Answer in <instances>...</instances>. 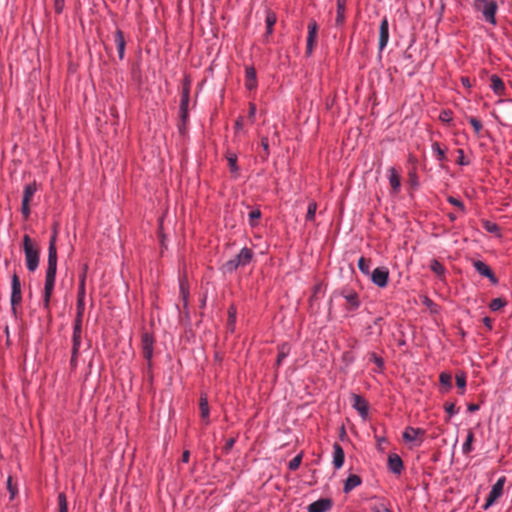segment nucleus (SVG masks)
Instances as JSON below:
<instances>
[{"label": "nucleus", "mask_w": 512, "mask_h": 512, "mask_svg": "<svg viewBox=\"0 0 512 512\" xmlns=\"http://www.w3.org/2000/svg\"><path fill=\"white\" fill-rule=\"evenodd\" d=\"M56 232L50 238L48 248V267L46 270L43 305L45 309H49L50 299L53 293L56 271H57V248H56Z\"/></svg>", "instance_id": "f257e3e1"}, {"label": "nucleus", "mask_w": 512, "mask_h": 512, "mask_svg": "<svg viewBox=\"0 0 512 512\" xmlns=\"http://www.w3.org/2000/svg\"><path fill=\"white\" fill-rule=\"evenodd\" d=\"M23 249L27 268L29 271L34 272L39 264V251L27 234L23 237Z\"/></svg>", "instance_id": "f03ea898"}, {"label": "nucleus", "mask_w": 512, "mask_h": 512, "mask_svg": "<svg viewBox=\"0 0 512 512\" xmlns=\"http://www.w3.org/2000/svg\"><path fill=\"white\" fill-rule=\"evenodd\" d=\"M474 7L477 11H480L485 18V20L492 25L496 24L495 14L497 12L498 6L495 0H484L481 4L477 1H474Z\"/></svg>", "instance_id": "7ed1b4c3"}, {"label": "nucleus", "mask_w": 512, "mask_h": 512, "mask_svg": "<svg viewBox=\"0 0 512 512\" xmlns=\"http://www.w3.org/2000/svg\"><path fill=\"white\" fill-rule=\"evenodd\" d=\"M82 342V323H74L73 335H72V356L71 365L76 366V360L79 354V350Z\"/></svg>", "instance_id": "20e7f679"}, {"label": "nucleus", "mask_w": 512, "mask_h": 512, "mask_svg": "<svg viewBox=\"0 0 512 512\" xmlns=\"http://www.w3.org/2000/svg\"><path fill=\"white\" fill-rule=\"evenodd\" d=\"M189 101H190V80L188 78H186L184 81V84H183L181 101H180V118L183 123H185L186 120L188 119Z\"/></svg>", "instance_id": "39448f33"}, {"label": "nucleus", "mask_w": 512, "mask_h": 512, "mask_svg": "<svg viewBox=\"0 0 512 512\" xmlns=\"http://www.w3.org/2000/svg\"><path fill=\"white\" fill-rule=\"evenodd\" d=\"M505 481H506L505 477H501L493 485V487L486 499V502L483 506V508L485 510L488 509L490 506H492L495 503V501L502 495Z\"/></svg>", "instance_id": "423d86ee"}, {"label": "nucleus", "mask_w": 512, "mask_h": 512, "mask_svg": "<svg viewBox=\"0 0 512 512\" xmlns=\"http://www.w3.org/2000/svg\"><path fill=\"white\" fill-rule=\"evenodd\" d=\"M371 281L378 287L384 288L388 284L389 270L386 267H378L370 273Z\"/></svg>", "instance_id": "0eeeda50"}, {"label": "nucleus", "mask_w": 512, "mask_h": 512, "mask_svg": "<svg viewBox=\"0 0 512 512\" xmlns=\"http://www.w3.org/2000/svg\"><path fill=\"white\" fill-rule=\"evenodd\" d=\"M11 286H12L11 305L14 309L15 306L20 304L22 301L21 283H20V279L16 273H14L12 275Z\"/></svg>", "instance_id": "6e6552de"}, {"label": "nucleus", "mask_w": 512, "mask_h": 512, "mask_svg": "<svg viewBox=\"0 0 512 512\" xmlns=\"http://www.w3.org/2000/svg\"><path fill=\"white\" fill-rule=\"evenodd\" d=\"M153 345H154L153 337L147 332L143 333L142 334L143 356L148 361L149 366H150L151 358L153 356Z\"/></svg>", "instance_id": "1a4fd4ad"}, {"label": "nucleus", "mask_w": 512, "mask_h": 512, "mask_svg": "<svg viewBox=\"0 0 512 512\" xmlns=\"http://www.w3.org/2000/svg\"><path fill=\"white\" fill-rule=\"evenodd\" d=\"M353 408L358 411L363 419L368 416L369 405L368 402L358 394H352Z\"/></svg>", "instance_id": "9d476101"}, {"label": "nucleus", "mask_w": 512, "mask_h": 512, "mask_svg": "<svg viewBox=\"0 0 512 512\" xmlns=\"http://www.w3.org/2000/svg\"><path fill=\"white\" fill-rule=\"evenodd\" d=\"M318 25L315 20H311L308 24V37H307V55H311L314 44L317 38Z\"/></svg>", "instance_id": "9b49d317"}, {"label": "nucleus", "mask_w": 512, "mask_h": 512, "mask_svg": "<svg viewBox=\"0 0 512 512\" xmlns=\"http://www.w3.org/2000/svg\"><path fill=\"white\" fill-rule=\"evenodd\" d=\"M473 266L479 274L488 278L493 284L497 283V278L495 277L493 271L483 261L476 260L473 262Z\"/></svg>", "instance_id": "f8f14e48"}, {"label": "nucleus", "mask_w": 512, "mask_h": 512, "mask_svg": "<svg viewBox=\"0 0 512 512\" xmlns=\"http://www.w3.org/2000/svg\"><path fill=\"white\" fill-rule=\"evenodd\" d=\"M389 41V22L386 17H384L380 23L379 27V50L382 51Z\"/></svg>", "instance_id": "ddd939ff"}, {"label": "nucleus", "mask_w": 512, "mask_h": 512, "mask_svg": "<svg viewBox=\"0 0 512 512\" xmlns=\"http://www.w3.org/2000/svg\"><path fill=\"white\" fill-rule=\"evenodd\" d=\"M332 507V501L328 498H321L308 506V512H326Z\"/></svg>", "instance_id": "4468645a"}, {"label": "nucleus", "mask_w": 512, "mask_h": 512, "mask_svg": "<svg viewBox=\"0 0 512 512\" xmlns=\"http://www.w3.org/2000/svg\"><path fill=\"white\" fill-rule=\"evenodd\" d=\"M245 87L248 90H253L257 87L256 70L252 66H248L245 69Z\"/></svg>", "instance_id": "2eb2a0df"}, {"label": "nucleus", "mask_w": 512, "mask_h": 512, "mask_svg": "<svg viewBox=\"0 0 512 512\" xmlns=\"http://www.w3.org/2000/svg\"><path fill=\"white\" fill-rule=\"evenodd\" d=\"M388 468L394 474H400L403 470V461L397 454L388 456Z\"/></svg>", "instance_id": "dca6fc26"}, {"label": "nucleus", "mask_w": 512, "mask_h": 512, "mask_svg": "<svg viewBox=\"0 0 512 512\" xmlns=\"http://www.w3.org/2000/svg\"><path fill=\"white\" fill-rule=\"evenodd\" d=\"M425 435V430L421 428L407 427L403 432V439L405 442H413L418 437H423Z\"/></svg>", "instance_id": "f3484780"}, {"label": "nucleus", "mask_w": 512, "mask_h": 512, "mask_svg": "<svg viewBox=\"0 0 512 512\" xmlns=\"http://www.w3.org/2000/svg\"><path fill=\"white\" fill-rule=\"evenodd\" d=\"M345 459L344 450L340 444L334 443L333 445V465L336 469H340L343 466Z\"/></svg>", "instance_id": "a211bd4d"}, {"label": "nucleus", "mask_w": 512, "mask_h": 512, "mask_svg": "<svg viewBox=\"0 0 512 512\" xmlns=\"http://www.w3.org/2000/svg\"><path fill=\"white\" fill-rule=\"evenodd\" d=\"M490 81H491L490 87L496 95L502 96L505 94L504 82L498 75H496V74L491 75Z\"/></svg>", "instance_id": "6ab92c4d"}, {"label": "nucleus", "mask_w": 512, "mask_h": 512, "mask_svg": "<svg viewBox=\"0 0 512 512\" xmlns=\"http://www.w3.org/2000/svg\"><path fill=\"white\" fill-rule=\"evenodd\" d=\"M199 409L201 418L204 421L206 425L209 424V405H208V398L206 394H201L199 399Z\"/></svg>", "instance_id": "aec40b11"}, {"label": "nucleus", "mask_w": 512, "mask_h": 512, "mask_svg": "<svg viewBox=\"0 0 512 512\" xmlns=\"http://www.w3.org/2000/svg\"><path fill=\"white\" fill-rule=\"evenodd\" d=\"M389 183L391 185L392 191L397 194L401 187V177L394 167L389 169Z\"/></svg>", "instance_id": "412c9836"}, {"label": "nucleus", "mask_w": 512, "mask_h": 512, "mask_svg": "<svg viewBox=\"0 0 512 512\" xmlns=\"http://www.w3.org/2000/svg\"><path fill=\"white\" fill-rule=\"evenodd\" d=\"M114 41L117 46L119 58L122 60L124 58V54H125L126 42L124 39L123 32L120 29L116 30V32L114 34Z\"/></svg>", "instance_id": "4be33fe9"}, {"label": "nucleus", "mask_w": 512, "mask_h": 512, "mask_svg": "<svg viewBox=\"0 0 512 512\" xmlns=\"http://www.w3.org/2000/svg\"><path fill=\"white\" fill-rule=\"evenodd\" d=\"M347 0H336L337 15L335 24L336 26H342L345 22V11H346Z\"/></svg>", "instance_id": "5701e85b"}, {"label": "nucleus", "mask_w": 512, "mask_h": 512, "mask_svg": "<svg viewBox=\"0 0 512 512\" xmlns=\"http://www.w3.org/2000/svg\"><path fill=\"white\" fill-rule=\"evenodd\" d=\"M361 482H362L361 478L358 475L351 474L347 477V479L345 481L343 491L345 493H349L351 490H353L354 488L359 486L361 484Z\"/></svg>", "instance_id": "b1692460"}, {"label": "nucleus", "mask_w": 512, "mask_h": 512, "mask_svg": "<svg viewBox=\"0 0 512 512\" xmlns=\"http://www.w3.org/2000/svg\"><path fill=\"white\" fill-rule=\"evenodd\" d=\"M238 258V263H241L242 266H245L249 264L253 257V252L251 249L244 247L241 249L238 255H236Z\"/></svg>", "instance_id": "393cba45"}, {"label": "nucleus", "mask_w": 512, "mask_h": 512, "mask_svg": "<svg viewBox=\"0 0 512 512\" xmlns=\"http://www.w3.org/2000/svg\"><path fill=\"white\" fill-rule=\"evenodd\" d=\"M290 352V346L288 343H283L278 346V355L276 359V365L280 366L282 361L288 356Z\"/></svg>", "instance_id": "a878e982"}, {"label": "nucleus", "mask_w": 512, "mask_h": 512, "mask_svg": "<svg viewBox=\"0 0 512 512\" xmlns=\"http://www.w3.org/2000/svg\"><path fill=\"white\" fill-rule=\"evenodd\" d=\"M226 159H227L230 171L234 174H237L238 170H239V168L237 166V155L235 153L228 152L226 154Z\"/></svg>", "instance_id": "bb28decb"}, {"label": "nucleus", "mask_w": 512, "mask_h": 512, "mask_svg": "<svg viewBox=\"0 0 512 512\" xmlns=\"http://www.w3.org/2000/svg\"><path fill=\"white\" fill-rule=\"evenodd\" d=\"M277 21V18H276V15L275 13H273L272 11H268L267 14H266V19H265V22H266V33L267 34H271L272 31H273V26L275 25Z\"/></svg>", "instance_id": "cd10ccee"}, {"label": "nucleus", "mask_w": 512, "mask_h": 512, "mask_svg": "<svg viewBox=\"0 0 512 512\" xmlns=\"http://www.w3.org/2000/svg\"><path fill=\"white\" fill-rule=\"evenodd\" d=\"M35 192H36V185H35V183L26 185L25 188H24L22 201L23 202H30L32 197H33V195L35 194Z\"/></svg>", "instance_id": "c85d7f7f"}, {"label": "nucleus", "mask_w": 512, "mask_h": 512, "mask_svg": "<svg viewBox=\"0 0 512 512\" xmlns=\"http://www.w3.org/2000/svg\"><path fill=\"white\" fill-rule=\"evenodd\" d=\"M85 310V303L81 299H77L76 317L74 323H82Z\"/></svg>", "instance_id": "c756f323"}, {"label": "nucleus", "mask_w": 512, "mask_h": 512, "mask_svg": "<svg viewBox=\"0 0 512 512\" xmlns=\"http://www.w3.org/2000/svg\"><path fill=\"white\" fill-rule=\"evenodd\" d=\"M370 264L371 260L366 259L364 257H361L358 260V268L365 275H370Z\"/></svg>", "instance_id": "7c9ffc66"}, {"label": "nucleus", "mask_w": 512, "mask_h": 512, "mask_svg": "<svg viewBox=\"0 0 512 512\" xmlns=\"http://www.w3.org/2000/svg\"><path fill=\"white\" fill-rule=\"evenodd\" d=\"M430 268L439 277H442L445 273L444 266L436 259L431 261Z\"/></svg>", "instance_id": "2f4dec72"}, {"label": "nucleus", "mask_w": 512, "mask_h": 512, "mask_svg": "<svg viewBox=\"0 0 512 512\" xmlns=\"http://www.w3.org/2000/svg\"><path fill=\"white\" fill-rule=\"evenodd\" d=\"M473 440H474L473 432L472 431H468L466 440H465V442L463 444V447H462V451H463L464 454H468V453L471 452Z\"/></svg>", "instance_id": "473e14b6"}, {"label": "nucleus", "mask_w": 512, "mask_h": 512, "mask_svg": "<svg viewBox=\"0 0 512 512\" xmlns=\"http://www.w3.org/2000/svg\"><path fill=\"white\" fill-rule=\"evenodd\" d=\"M239 266H242L241 263H238V258L237 256H235L233 259L227 261L224 265H223V268L225 269L226 272H233L235 271Z\"/></svg>", "instance_id": "72a5a7b5"}, {"label": "nucleus", "mask_w": 512, "mask_h": 512, "mask_svg": "<svg viewBox=\"0 0 512 512\" xmlns=\"http://www.w3.org/2000/svg\"><path fill=\"white\" fill-rule=\"evenodd\" d=\"M58 512H68L67 498L64 493L58 494Z\"/></svg>", "instance_id": "f704fd0d"}, {"label": "nucleus", "mask_w": 512, "mask_h": 512, "mask_svg": "<svg viewBox=\"0 0 512 512\" xmlns=\"http://www.w3.org/2000/svg\"><path fill=\"white\" fill-rule=\"evenodd\" d=\"M432 150L437 155V159L439 161L446 160L445 150L441 148V146H440V144L438 142H434L432 144Z\"/></svg>", "instance_id": "c9c22d12"}, {"label": "nucleus", "mask_w": 512, "mask_h": 512, "mask_svg": "<svg viewBox=\"0 0 512 512\" xmlns=\"http://www.w3.org/2000/svg\"><path fill=\"white\" fill-rule=\"evenodd\" d=\"M506 304H507V302L504 299H502V298H495V299H493L490 302L489 308L492 311H497V310L503 308Z\"/></svg>", "instance_id": "e433bc0d"}, {"label": "nucleus", "mask_w": 512, "mask_h": 512, "mask_svg": "<svg viewBox=\"0 0 512 512\" xmlns=\"http://www.w3.org/2000/svg\"><path fill=\"white\" fill-rule=\"evenodd\" d=\"M316 210H317V203L314 202V201L310 202L309 205H308L307 214H306V220L307 221L314 220L315 214H316Z\"/></svg>", "instance_id": "4c0bfd02"}, {"label": "nucleus", "mask_w": 512, "mask_h": 512, "mask_svg": "<svg viewBox=\"0 0 512 512\" xmlns=\"http://www.w3.org/2000/svg\"><path fill=\"white\" fill-rule=\"evenodd\" d=\"M456 384L461 389L460 394H463L466 386V375L463 372L456 374Z\"/></svg>", "instance_id": "58836bf2"}, {"label": "nucleus", "mask_w": 512, "mask_h": 512, "mask_svg": "<svg viewBox=\"0 0 512 512\" xmlns=\"http://www.w3.org/2000/svg\"><path fill=\"white\" fill-rule=\"evenodd\" d=\"M439 381L442 385L446 386L448 389L452 387V377L448 373H441L439 376Z\"/></svg>", "instance_id": "ea45409f"}, {"label": "nucleus", "mask_w": 512, "mask_h": 512, "mask_svg": "<svg viewBox=\"0 0 512 512\" xmlns=\"http://www.w3.org/2000/svg\"><path fill=\"white\" fill-rule=\"evenodd\" d=\"M369 359H370V361L375 363L380 370L383 369V367H384V360H383L382 357L378 356L375 352H371L369 354Z\"/></svg>", "instance_id": "a19ab883"}, {"label": "nucleus", "mask_w": 512, "mask_h": 512, "mask_svg": "<svg viewBox=\"0 0 512 512\" xmlns=\"http://www.w3.org/2000/svg\"><path fill=\"white\" fill-rule=\"evenodd\" d=\"M469 122L472 125L475 133L479 135L482 130V123L475 117H470Z\"/></svg>", "instance_id": "79ce46f5"}, {"label": "nucleus", "mask_w": 512, "mask_h": 512, "mask_svg": "<svg viewBox=\"0 0 512 512\" xmlns=\"http://www.w3.org/2000/svg\"><path fill=\"white\" fill-rule=\"evenodd\" d=\"M301 459H302V456L301 455H297L295 456L290 462H289V469L290 470H296L299 468L300 464H301Z\"/></svg>", "instance_id": "37998d69"}, {"label": "nucleus", "mask_w": 512, "mask_h": 512, "mask_svg": "<svg viewBox=\"0 0 512 512\" xmlns=\"http://www.w3.org/2000/svg\"><path fill=\"white\" fill-rule=\"evenodd\" d=\"M448 202L451 203L452 205L456 206L462 212L465 211V206H464L463 202L460 201L459 199H456V198H454L452 196H449L448 197Z\"/></svg>", "instance_id": "c03bdc74"}, {"label": "nucleus", "mask_w": 512, "mask_h": 512, "mask_svg": "<svg viewBox=\"0 0 512 512\" xmlns=\"http://www.w3.org/2000/svg\"><path fill=\"white\" fill-rule=\"evenodd\" d=\"M439 119L442 122H447V123L451 122L452 121V112L449 110H443L439 115Z\"/></svg>", "instance_id": "a18cd8bd"}, {"label": "nucleus", "mask_w": 512, "mask_h": 512, "mask_svg": "<svg viewBox=\"0 0 512 512\" xmlns=\"http://www.w3.org/2000/svg\"><path fill=\"white\" fill-rule=\"evenodd\" d=\"M261 216V212L260 210H252L250 213H249V219H250V224L252 226L255 225V221L258 220Z\"/></svg>", "instance_id": "49530a36"}, {"label": "nucleus", "mask_w": 512, "mask_h": 512, "mask_svg": "<svg viewBox=\"0 0 512 512\" xmlns=\"http://www.w3.org/2000/svg\"><path fill=\"white\" fill-rule=\"evenodd\" d=\"M256 115V105L254 103L249 104L248 117L251 123H254Z\"/></svg>", "instance_id": "de8ad7c7"}, {"label": "nucleus", "mask_w": 512, "mask_h": 512, "mask_svg": "<svg viewBox=\"0 0 512 512\" xmlns=\"http://www.w3.org/2000/svg\"><path fill=\"white\" fill-rule=\"evenodd\" d=\"M228 316H229V325L233 326L236 320V309L231 306L228 310Z\"/></svg>", "instance_id": "09e8293b"}, {"label": "nucleus", "mask_w": 512, "mask_h": 512, "mask_svg": "<svg viewBox=\"0 0 512 512\" xmlns=\"http://www.w3.org/2000/svg\"><path fill=\"white\" fill-rule=\"evenodd\" d=\"M458 159L457 162L459 165H468V161L465 160L464 151L462 149L457 150Z\"/></svg>", "instance_id": "8fccbe9b"}, {"label": "nucleus", "mask_w": 512, "mask_h": 512, "mask_svg": "<svg viewBox=\"0 0 512 512\" xmlns=\"http://www.w3.org/2000/svg\"><path fill=\"white\" fill-rule=\"evenodd\" d=\"M444 408H445V411L449 414V417H451L452 415H454L456 413L454 403H446Z\"/></svg>", "instance_id": "3c124183"}, {"label": "nucleus", "mask_w": 512, "mask_h": 512, "mask_svg": "<svg viewBox=\"0 0 512 512\" xmlns=\"http://www.w3.org/2000/svg\"><path fill=\"white\" fill-rule=\"evenodd\" d=\"M7 488L11 494V499H13L15 497V494H16V489L15 487L13 486L12 484V478L11 477H8L7 479Z\"/></svg>", "instance_id": "603ef678"}, {"label": "nucleus", "mask_w": 512, "mask_h": 512, "mask_svg": "<svg viewBox=\"0 0 512 512\" xmlns=\"http://www.w3.org/2000/svg\"><path fill=\"white\" fill-rule=\"evenodd\" d=\"M29 203L30 202H23L22 201V214L24 215L25 218H28L29 215H30V207H29Z\"/></svg>", "instance_id": "864d4df0"}, {"label": "nucleus", "mask_w": 512, "mask_h": 512, "mask_svg": "<svg viewBox=\"0 0 512 512\" xmlns=\"http://www.w3.org/2000/svg\"><path fill=\"white\" fill-rule=\"evenodd\" d=\"M87 270H88V266H87V264H85L83 266V271H82V273L80 275L79 285L85 286Z\"/></svg>", "instance_id": "5fc2aeb1"}, {"label": "nucleus", "mask_w": 512, "mask_h": 512, "mask_svg": "<svg viewBox=\"0 0 512 512\" xmlns=\"http://www.w3.org/2000/svg\"><path fill=\"white\" fill-rule=\"evenodd\" d=\"M484 227L486 228V230H487L488 232H492V233H494V232H497V231H498V226H497V224H495V223L486 222V223H485V225H484Z\"/></svg>", "instance_id": "6e6d98bb"}, {"label": "nucleus", "mask_w": 512, "mask_h": 512, "mask_svg": "<svg viewBox=\"0 0 512 512\" xmlns=\"http://www.w3.org/2000/svg\"><path fill=\"white\" fill-rule=\"evenodd\" d=\"M373 512H392L389 508H387L385 505H377L372 508Z\"/></svg>", "instance_id": "4d7b16f0"}, {"label": "nucleus", "mask_w": 512, "mask_h": 512, "mask_svg": "<svg viewBox=\"0 0 512 512\" xmlns=\"http://www.w3.org/2000/svg\"><path fill=\"white\" fill-rule=\"evenodd\" d=\"M346 298H347L348 302L351 303L353 306H355V307L358 306L359 303L357 300V295L355 293L348 295Z\"/></svg>", "instance_id": "13d9d810"}, {"label": "nucleus", "mask_w": 512, "mask_h": 512, "mask_svg": "<svg viewBox=\"0 0 512 512\" xmlns=\"http://www.w3.org/2000/svg\"><path fill=\"white\" fill-rule=\"evenodd\" d=\"M244 126V118L242 116H239L235 122V129L241 130Z\"/></svg>", "instance_id": "bf43d9fd"}, {"label": "nucleus", "mask_w": 512, "mask_h": 512, "mask_svg": "<svg viewBox=\"0 0 512 512\" xmlns=\"http://www.w3.org/2000/svg\"><path fill=\"white\" fill-rule=\"evenodd\" d=\"M261 146L263 147L265 154L268 155L269 154V143H268V139L266 137L261 139Z\"/></svg>", "instance_id": "052dcab7"}, {"label": "nucleus", "mask_w": 512, "mask_h": 512, "mask_svg": "<svg viewBox=\"0 0 512 512\" xmlns=\"http://www.w3.org/2000/svg\"><path fill=\"white\" fill-rule=\"evenodd\" d=\"M85 298V286L79 285L77 299L84 301Z\"/></svg>", "instance_id": "680f3d73"}, {"label": "nucleus", "mask_w": 512, "mask_h": 512, "mask_svg": "<svg viewBox=\"0 0 512 512\" xmlns=\"http://www.w3.org/2000/svg\"><path fill=\"white\" fill-rule=\"evenodd\" d=\"M234 443H235L234 438L228 439L226 442V445H225V450L229 451L233 447Z\"/></svg>", "instance_id": "e2e57ef3"}, {"label": "nucleus", "mask_w": 512, "mask_h": 512, "mask_svg": "<svg viewBox=\"0 0 512 512\" xmlns=\"http://www.w3.org/2000/svg\"><path fill=\"white\" fill-rule=\"evenodd\" d=\"M190 453L188 450H185L182 454V461L187 463L189 461Z\"/></svg>", "instance_id": "0e129e2a"}, {"label": "nucleus", "mask_w": 512, "mask_h": 512, "mask_svg": "<svg viewBox=\"0 0 512 512\" xmlns=\"http://www.w3.org/2000/svg\"><path fill=\"white\" fill-rule=\"evenodd\" d=\"M461 82L463 84V86L467 87V88H470L471 87V84H470V81L468 78L466 77H462L461 78Z\"/></svg>", "instance_id": "69168bd1"}, {"label": "nucleus", "mask_w": 512, "mask_h": 512, "mask_svg": "<svg viewBox=\"0 0 512 512\" xmlns=\"http://www.w3.org/2000/svg\"><path fill=\"white\" fill-rule=\"evenodd\" d=\"M478 409H479V406H478L477 404H470V405L468 406V410H469L470 412L477 411Z\"/></svg>", "instance_id": "338daca9"}, {"label": "nucleus", "mask_w": 512, "mask_h": 512, "mask_svg": "<svg viewBox=\"0 0 512 512\" xmlns=\"http://www.w3.org/2000/svg\"><path fill=\"white\" fill-rule=\"evenodd\" d=\"M483 322H484V324H485L488 328H490V329L492 328V326H491V319H490L489 317H485V318L483 319Z\"/></svg>", "instance_id": "774afa93"}]
</instances>
